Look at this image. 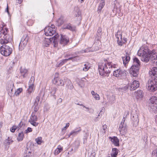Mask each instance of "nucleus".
<instances>
[{
    "mask_svg": "<svg viewBox=\"0 0 157 157\" xmlns=\"http://www.w3.org/2000/svg\"><path fill=\"white\" fill-rule=\"evenodd\" d=\"M151 53L150 54V56H151V59L154 63H157V53H156L155 51H150Z\"/></svg>",
    "mask_w": 157,
    "mask_h": 157,
    "instance_id": "19",
    "label": "nucleus"
},
{
    "mask_svg": "<svg viewBox=\"0 0 157 157\" xmlns=\"http://www.w3.org/2000/svg\"><path fill=\"white\" fill-rule=\"evenodd\" d=\"M52 38H45L43 40V44L44 46L48 47L52 42Z\"/></svg>",
    "mask_w": 157,
    "mask_h": 157,
    "instance_id": "22",
    "label": "nucleus"
},
{
    "mask_svg": "<svg viewBox=\"0 0 157 157\" xmlns=\"http://www.w3.org/2000/svg\"><path fill=\"white\" fill-rule=\"evenodd\" d=\"M22 88H19L17 89L15 92V94L16 96H18L22 92Z\"/></svg>",
    "mask_w": 157,
    "mask_h": 157,
    "instance_id": "44",
    "label": "nucleus"
},
{
    "mask_svg": "<svg viewBox=\"0 0 157 157\" xmlns=\"http://www.w3.org/2000/svg\"><path fill=\"white\" fill-rule=\"evenodd\" d=\"M45 34L46 36H52L56 33V29L54 25L46 27L44 30Z\"/></svg>",
    "mask_w": 157,
    "mask_h": 157,
    "instance_id": "7",
    "label": "nucleus"
},
{
    "mask_svg": "<svg viewBox=\"0 0 157 157\" xmlns=\"http://www.w3.org/2000/svg\"><path fill=\"white\" fill-rule=\"evenodd\" d=\"M73 59V57H70L68 59H65L62 60L61 61L62 62V63L63 64L64 63L66 62L68 60H72Z\"/></svg>",
    "mask_w": 157,
    "mask_h": 157,
    "instance_id": "48",
    "label": "nucleus"
},
{
    "mask_svg": "<svg viewBox=\"0 0 157 157\" xmlns=\"http://www.w3.org/2000/svg\"><path fill=\"white\" fill-rule=\"evenodd\" d=\"M108 63L106 61L101 62L98 65L99 72L100 75L102 76H108L110 73V69L108 66Z\"/></svg>",
    "mask_w": 157,
    "mask_h": 157,
    "instance_id": "2",
    "label": "nucleus"
},
{
    "mask_svg": "<svg viewBox=\"0 0 157 157\" xmlns=\"http://www.w3.org/2000/svg\"><path fill=\"white\" fill-rule=\"evenodd\" d=\"M128 87V86H126L123 87L119 88L118 90L120 91L123 93H125L126 91V90H127Z\"/></svg>",
    "mask_w": 157,
    "mask_h": 157,
    "instance_id": "39",
    "label": "nucleus"
},
{
    "mask_svg": "<svg viewBox=\"0 0 157 157\" xmlns=\"http://www.w3.org/2000/svg\"><path fill=\"white\" fill-rule=\"evenodd\" d=\"M58 22L60 25L62 24L63 23V21L62 18H59L58 20Z\"/></svg>",
    "mask_w": 157,
    "mask_h": 157,
    "instance_id": "52",
    "label": "nucleus"
},
{
    "mask_svg": "<svg viewBox=\"0 0 157 157\" xmlns=\"http://www.w3.org/2000/svg\"><path fill=\"white\" fill-rule=\"evenodd\" d=\"M133 64L132 65H134V66H136L139 67L140 65V61L136 57H135L133 59Z\"/></svg>",
    "mask_w": 157,
    "mask_h": 157,
    "instance_id": "26",
    "label": "nucleus"
},
{
    "mask_svg": "<svg viewBox=\"0 0 157 157\" xmlns=\"http://www.w3.org/2000/svg\"><path fill=\"white\" fill-rule=\"evenodd\" d=\"M150 74L152 75L153 76L157 78V67H153L151 71L150 72Z\"/></svg>",
    "mask_w": 157,
    "mask_h": 157,
    "instance_id": "27",
    "label": "nucleus"
},
{
    "mask_svg": "<svg viewBox=\"0 0 157 157\" xmlns=\"http://www.w3.org/2000/svg\"><path fill=\"white\" fill-rule=\"evenodd\" d=\"M80 14V13L79 12H77V14H75L76 17H77V19H78L79 20H81Z\"/></svg>",
    "mask_w": 157,
    "mask_h": 157,
    "instance_id": "54",
    "label": "nucleus"
},
{
    "mask_svg": "<svg viewBox=\"0 0 157 157\" xmlns=\"http://www.w3.org/2000/svg\"><path fill=\"white\" fill-rule=\"evenodd\" d=\"M132 120L133 121L134 124L136 126L138 124L139 122V119L138 118V116L137 115H135L133 116L131 118Z\"/></svg>",
    "mask_w": 157,
    "mask_h": 157,
    "instance_id": "29",
    "label": "nucleus"
},
{
    "mask_svg": "<svg viewBox=\"0 0 157 157\" xmlns=\"http://www.w3.org/2000/svg\"><path fill=\"white\" fill-rule=\"evenodd\" d=\"M118 151L117 148H113L112 149V152L111 155L114 157H116L118 153Z\"/></svg>",
    "mask_w": 157,
    "mask_h": 157,
    "instance_id": "33",
    "label": "nucleus"
},
{
    "mask_svg": "<svg viewBox=\"0 0 157 157\" xmlns=\"http://www.w3.org/2000/svg\"><path fill=\"white\" fill-rule=\"evenodd\" d=\"M34 80L35 79L34 77H32L29 82V86L27 90L28 93L29 94H31L32 92H33L35 89V87L34 84Z\"/></svg>",
    "mask_w": 157,
    "mask_h": 157,
    "instance_id": "13",
    "label": "nucleus"
},
{
    "mask_svg": "<svg viewBox=\"0 0 157 157\" xmlns=\"http://www.w3.org/2000/svg\"><path fill=\"white\" fill-rule=\"evenodd\" d=\"M150 52L147 46L144 45L141 47L138 52V55L141 57V60L144 62L147 63L150 59Z\"/></svg>",
    "mask_w": 157,
    "mask_h": 157,
    "instance_id": "1",
    "label": "nucleus"
},
{
    "mask_svg": "<svg viewBox=\"0 0 157 157\" xmlns=\"http://www.w3.org/2000/svg\"><path fill=\"white\" fill-rule=\"evenodd\" d=\"M23 0H17V2L18 3L20 4L22 1Z\"/></svg>",
    "mask_w": 157,
    "mask_h": 157,
    "instance_id": "60",
    "label": "nucleus"
},
{
    "mask_svg": "<svg viewBox=\"0 0 157 157\" xmlns=\"http://www.w3.org/2000/svg\"><path fill=\"white\" fill-rule=\"evenodd\" d=\"M33 107L35 113L39 109L38 105L34 104Z\"/></svg>",
    "mask_w": 157,
    "mask_h": 157,
    "instance_id": "45",
    "label": "nucleus"
},
{
    "mask_svg": "<svg viewBox=\"0 0 157 157\" xmlns=\"http://www.w3.org/2000/svg\"><path fill=\"white\" fill-rule=\"evenodd\" d=\"M69 56V55H66L65 56V58H67V57L68 56Z\"/></svg>",
    "mask_w": 157,
    "mask_h": 157,
    "instance_id": "63",
    "label": "nucleus"
},
{
    "mask_svg": "<svg viewBox=\"0 0 157 157\" xmlns=\"http://www.w3.org/2000/svg\"><path fill=\"white\" fill-rule=\"evenodd\" d=\"M19 127H18V126H13L10 128V130L11 132H14L17 128H19Z\"/></svg>",
    "mask_w": 157,
    "mask_h": 157,
    "instance_id": "47",
    "label": "nucleus"
},
{
    "mask_svg": "<svg viewBox=\"0 0 157 157\" xmlns=\"http://www.w3.org/2000/svg\"><path fill=\"white\" fill-rule=\"evenodd\" d=\"M111 139V140L112 143L115 146H119V140L116 137L114 136L113 138L109 137Z\"/></svg>",
    "mask_w": 157,
    "mask_h": 157,
    "instance_id": "23",
    "label": "nucleus"
},
{
    "mask_svg": "<svg viewBox=\"0 0 157 157\" xmlns=\"http://www.w3.org/2000/svg\"><path fill=\"white\" fill-rule=\"evenodd\" d=\"M140 86L139 82L137 80H134L129 85L130 90H133L139 87Z\"/></svg>",
    "mask_w": 157,
    "mask_h": 157,
    "instance_id": "16",
    "label": "nucleus"
},
{
    "mask_svg": "<svg viewBox=\"0 0 157 157\" xmlns=\"http://www.w3.org/2000/svg\"><path fill=\"white\" fill-rule=\"evenodd\" d=\"M24 133L23 132H21L19 133L18 136L17 138V140L18 141H22L23 138Z\"/></svg>",
    "mask_w": 157,
    "mask_h": 157,
    "instance_id": "38",
    "label": "nucleus"
},
{
    "mask_svg": "<svg viewBox=\"0 0 157 157\" xmlns=\"http://www.w3.org/2000/svg\"><path fill=\"white\" fill-rule=\"evenodd\" d=\"M85 0H78V1L80 3H82L84 2Z\"/></svg>",
    "mask_w": 157,
    "mask_h": 157,
    "instance_id": "61",
    "label": "nucleus"
},
{
    "mask_svg": "<svg viewBox=\"0 0 157 157\" xmlns=\"http://www.w3.org/2000/svg\"><path fill=\"white\" fill-rule=\"evenodd\" d=\"M63 28L64 29H67L73 31H75V27L71 26V24H70L64 25Z\"/></svg>",
    "mask_w": 157,
    "mask_h": 157,
    "instance_id": "28",
    "label": "nucleus"
},
{
    "mask_svg": "<svg viewBox=\"0 0 157 157\" xmlns=\"http://www.w3.org/2000/svg\"><path fill=\"white\" fill-rule=\"evenodd\" d=\"M40 100V98L39 96H37L35 99L34 104L38 105Z\"/></svg>",
    "mask_w": 157,
    "mask_h": 157,
    "instance_id": "46",
    "label": "nucleus"
},
{
    "mask_svg": "<svg viewBox=\"0 0 157 157\" xmlns=\"http://www.w3.org/2000/svg\"><path fill=\"white\" fill-rule=\"evenodd\" d=\"M122 59L124 66L127 67V64L128 63L130 59L129 54L127 52H126V55H125L124 56L122 57Z\"/></svg>",
    "mask_w": 157,
    "mask_h": 157,
    "instance_id": "17",
    "label": "nucleus"
},
{
    "mask_svg": "<svg viewBox=\"0 0 157 157\" xmlns=\"http://www.w3.org/2000/svg\"><path fill=\"white\" fill-rule=\"evenodd\" d=\"M28 42L25 41H24L21 40V42L19 44V50L22 51L24 48L26 46Z\"/></svg>",
    "mask_w": 157,
    "mask_h": 157,
    "instance_id": "24",
    "label": "nucleus"
},
{
    "mask_svg": "<svg viewBox=\"0 0 157 157\" xmlns=\"http://www.w3.org/2000/svg\"><path fill=\"white\" fill-rule=\"evenodd\" d=\"M13 141L11 137H8L5 141V144L6 145H9L12 144Z\"/></svg>",
    "mask_w": 157,
    "mask_h": 157,
    "instance_id": "30",
    "label": "nucleus"
},
{
    "mask_svg": "<svg viewBox=\"0 0 157 157\" xmlns=\"http://www.w3.org/2000/svg\"><path fill=\"white\" fill-rule=\"evenodd\" d=\"M105 4V2L104 0H101V1L100 3L98 6V13H100L101 11Z\"/></svg>",
    "mask_w": 157,
    "mask_h": 157,
    "instance_id": "25",
    "label": "nucleus"
},
{
    "mask_svg": "<svg viewBox=\"0 0 157 157\" xmlns=\"http://www.w3.org/2000/svg\"><path fill=\"white\" fill-rule=\"evenodd\" d=\"M69 41V38L67 36L64 35H61L60 43L63 46H64L67 44Z\"/></svg>",
    "mask_w": 157,
    "mask_h": 157,
    "instance_id": "15",
    "label": "nucleus"
},
{
    "mask_svg": "<svg viewBox=\"0 0 157 157\" xmlns=\"http://www.w3.org/2000/svg\"><path fill=\"white\" fill-rule=\"evenodd\" d=\"M91 94H92L93 97L96 100H99L100 99V97L99 95L95 93L94 91H91Z\"/></svg>",
    "mask_w": 157,
    "mask_h": 157,
    "instance_id": "31",
    "label": "nucleus"
},
{
    "mask_svg": "<svg viewBox=\"0 0 157 157\" xmlns=\"http://www.w3.org/2000/svg\"><path fill=\"white\" fill-rule=\"evenodd\" d=\"M10 86H11V87H10V88H8L7 89V90L8 91V94H9V95H10V96H12V93L13 92V89L14 88V86L13 84H12L11 85H10Z\"/></svg>",
    "mask_w": 157,
    "mask_h": 157,
    "instance_id": "37",
    "label": "nucleus"
},
{
    "mask_svg": "<svg viewBox=\"0 0 157 157\" xmlns=\"http://www.w3.org/2000/svg\"><path fill=\"white\" fill-rule=\"evenodd\" d=\"M32 131V130L31 128L28 127L27 129L25 131V133L26 134H28L29 132H31Z\"/></svg>",
    "mask_w": 157,
    "mask_h": 157,
    "instance_id": "50",
    "label": "nucleus"
},
{
    "mask_svg": "<svg viewBox=\"0 0 157 157\" xmlns=\"http://www.w3.org/2000/svg\"><path fill=\"white\" fill-rule=\"evenodd\" d=\"M66 81L68 83L69 85H71V89H72V88H73V85L72 84L71 82V81L70 80L67 79Z\"/></svg>",
    "mask_w": 157,
    "mask_h": 157,
    "instance_id": "53",
    "label": "nucleus"
},
{
    "mask_svg": "<svg viewBox=\"0 0 157 157\" xmlns=\"http://www.w3.org/2000/svg\"><path fill=\"white\" fill-rule=\"evenodd\" d=\"M59 37L58 34L57 33L53 37H52V44L55 47H56L57 44V40Z\"/></svg>",
    "mask_w": 157,
    "mask_h": 157,
    "instance_id": "21",
    "label": "nucleus"
},
{
    "mask_svg": "<svg viewBox=\"0 0 157 157\" xmlns=\"http://www.w3.org/2000/svg\"><path fill=\"white\" fill-rule=\"evenodd\" d=\"M27 72L28 70L25 68H21L20 69V72L23 77L25 76V75Z\"/></svg>",
    "mask_w": 157,
    "mask_h": 157,
    "instance_id": "36",
    "label": "nucleus"
},
{
    "mask_svg": "<svg viewBox=\"0 0 157 157\" xmlns=\"http://www.w3.org/2000/svg\"><path fill=\"white\" fill-rule=\"evenodd\" d=\"M108 66L110 69V71L113 68H116L117 67V65L116 64L112 63L110 62H107Z\"/></svg>",
    "mask_w": 157,
    "mask_h": 157,
    "instance_id": "35",
    "label": "nucleus"
},
{
    "mask_svg": "<svg viewBox=\"0 0 157 157\" xmlns=\"http://www.w3.org/2000/svg\"><path fill=\"white\" fill-rule=\"evenodd\" d=\"M70 124L69 123H67L66 124V126L64 127L62 129V130H65L69 126Z\"/></svg>",
    "mask_w": 157,
    "mask_h": 157,
    "instance_id": "55",
    "label": "nucleus"
},
{
    "mask_svg": "<svg viewBox=\"0 0 157 157\" xmlns=\"http://www.w3.org/2000/svg\"><path fill=\"white\" fill-rule=\"evenodd\" d=\"M116 37L118 44L120 46H122L123 44L126 42V39L125 38H122V34L120 31H118L116 34Z\"/></svg>",
    "mask_w": 157,
    "mask_h": 157,
    "instance_id": "8",
    "label": "nucleus"
},
{
    "mask_svg": "<svg viewBox=\"0 0 157 157\" xmlns=\"http://www.w3.org/2000/svg\"><path fill=\"white\" fill-rule=\"evenodd\" d=\"M148 106L151 111L155 113H157V97L152 96L149 103Z\"/></svg>",
    "mask_w": 157,
    "mask_h": 157,
    "instance_id": "5",
    "label": "nucleus"
},
{
    "mask_svg": "<svg viewBox=\"0 0 157 157\" xmlns=\"http://www.w3.org/2000/svg\"><path fill=\"white\" fill-rule=\"evenodd\" d=\"M140 67L132 65L130 69V72L134 77H136L139 73Z\"/></svg>",
    "mask_w": 157,
    "mask_h": 157,
    "instance_id": "12",
    "label": "nucleus"
},
{
    "mask_svg": "<svg viewBox=\"0 0 157 157\" xmlns=\"http://www.w3.org/2000/svg\"><path fill=\"white\" fill-rule=\"evenodd\" d=\"M126 71L121 69H117L113 71V75L117 78H121L126 75Z\"/></svg>",
    "mask_w": 157,
    "mask_h": 157,
    "instance_id": "9",
    "label": "nucleus"
},
{
    "mask_svg": "<svg viewBox=\"0 0 157 157\" xmlns=\"http://www.w3.org/2000/svg\"><path fill=\"white\" fill-rule=\"evenodd\" d=\"M90 67L89 64L87 63L84 64L83 70L85 71H87L89 69Z\"/></svg>",
    "mask_w": 157,
    "mask_h": 157,
    "instance_id": "40",
    "label": "nucleus"
},
{
    "mask_svg": "<svg viewBox=\"0 0 157 157\" xmlns=\"http://www.w3.org/2000/svg\"><path fill=\"white\" fill-rule=\"evenodd\" d=\"M148 90L154 92L157 90V79L149 80L147 85Z\"/></svg>",
    "mask_w": 157,
    "mask_h": 157,
    "instance_id": "6",
    "label": "nucleus"
},
{
    "mask_svg": "<svg viewBox=\"0 0 157 157\" xmlns=\"http://www.w3.org/2000/svg\"><path fill=\"white\" fill-rule=\"evenodd\" d=\"M81 130V128L79 127L72 131L70 134L68 135V137H70L71 136H75Z\"/></svg>",
    "mask_w": 157,
    "mask_h": 157,
    "instance_id": "20",
    "label": "nucleus"
},
{
    "mask_svg": "<svg viewBox=\"0 0 157 157\" xmlns=\"http://www.w3.org/2000/svg\"><path fill=\"white\" fill-rule=\"evenodd\" d=\"M0 32L1 36L3 37V38L0 40L1 44L7 43L9 41H11V38L10 36L7 34L8 29L5 27H3L1 28L0 30Z\"/></svg>",
    "mask_w": 157,
    "mask_h": 157,
    "instance_id": "4",
    "label": "nucleus"
},
{
    "mask_svg": "<svg viewBox=\"0 0 157 157\" xmlns=\"http://www.w3.org/2000/svg\"><path fill=\"white\" fill-rule=\"evenodd\" d=\"M24 157H30L29 156V155H27L26 156H24Z\"/></svg>",
    "mask_w": 157,
    "mask_h": 157,
    "instance_id": "64",
    "label": "nucleus"
},
{
    "mask_svg": "<svg viewBox=\"0 0 157 157\" xmlns=\"http://www.w3.org/2000/svg\"><path fill=\"white\" fill-rule=\"evenodd\" d=\"M107 126L106 124H104L102 126V132L104 133H105L107 131Z\"/></svg>",
    "mask_w": 157,
    "mask_h": 157,
    "instance_id": "49",
    "label": "nucleus"
},
{
    "mask_svg": "<svg viewBox=\"0 0 157 157\" xmlns=\"http://www.w3.org/2000/svg\"><path fill=\"white\" fill-rule=\"evenodd\" d=\"M76 104L77 105H80L81 106H82L83 107L85 108L86 109H89V108L88 107H86L84 105H83V104H80L79 103H76Z\"/></svg>",
    "mask_w": 157,
    "mask_h": 157,
    "instance_id": "58",
    "label": "nucleus"
},
{
    "mask_svg": "<svg viewBox=\"0 0 157 157\" xmlns=\"http://www.w3.org/2000/svg\"><path fill=\"white\" fill-rule=\"evenodd\" d=\"M3 45L0 48V52L1 54L4 56H9L12 53L13 50L11 48V44L10 41L8 43L2 44Z\"/></svg>",
    "mask_w": 157,
    "mask_h": 157,
    "instance_id": "3",
    "label": "nucleus"
},
{
    "mask_svg": "<svg viewBox=\"0 0 157 157\" xmlns=\"http://www.w3.org/2000/svg\"><path fill=\"white\" fill-rule=\"evenodd\" d=\"M152 155L157 157V149H155L153 151Z\"/></svg>",
    "mask_w": 157,
    "mask_h": 157,
    "instance_id": "51",
    "label": "nucleus"
},
{
    "mask_svg": "<svg viewBox=\"0 0 157 157\" xmlns=\"http://www.w3.org/2000/svg\"><path fill=\"white\" fill-rule=\"evenodd\" d=\"M35 141L37 144L40 145L41 143L43 142L42 140V138L41 137H38L36 139Z\"/></svg>",
    "mask_w": 157,
    "mask_h": 157,
    "instance_id": "41",
    "label": "nucleus"
},
{
    "mask_svg": "<svg viewBox=\"0 0 157 157\" xmlns=\"http://www.w3.org/2000/svg\"><path fill=\"white\" fill-rule=\"evenodd\" d=\"M59 101H60V102H62V99L61 98H59Z\"/></svg>",
    "mask_w": 157,
    "mask_h": 157,
    "instance_id": "62",
    "label": "nucleus"
},
{
    "mask_svg": "<svg viewBox=\"0 0 157 157\" xmlns=\"http://www.w3.org/2000/svg\"><path fill=\"white\" fill-rule=\"evenodd\" d=\"M29 37L28 35L27 34H25L23 36L21 40H24L25 41L27 42H28V40H29Z\"/></svg>",
    "mask_w": 157,
    "mask_h": 157,
    "instance_id": "42",
    "label": "nucleus"
},
{
    "mask_svg": "<svg viewBox=\"0 0 157 157\" xmlns=\"http://www.w3.org/2000/svg\"><path fill=\"white\" fill-rule=\"evenodd\" d=\"M63 65L61 61L60 63H57L56 64V66L57 67L61 66Z\"/></svg>",
    "mask_w": 157,
    "mask_h": 157,
    "instance_id": "56",
    "label": "nucleus"
},
{
    "mask_svg": "<svg viewBox=\"0 0 157 157\" xmlns=\"http://www.w3.org/2000/svg\"><path fill=\"white\" fill-rule=\"evenodd\" d=\"M63 147L61 146L60 145H59L55 151V154L56 155H58L63 151Z\"/></svg>",
    "mask_w": 157,
    "mask_h": 157,
    "instance_id": "32",
    "label": "nucleus"
},
{
    "mask_svg": "<svg viewBox=\"0 0 157 157\" xmlns=\"http://www.w3.org/2000/svg\"><path fill=\"white\" fill-rule=\"evenodd\" d=\"M102 29L100 27H99L98 29L97 36V40H99L101 37V35Z\"/></svg>",
    "mask_w": 157,
    "mask_h": 157,
    "instance_id": "34",
    "label": "nucleus"
},
{
    "mask_svg": "<svg viewBox=\"0 0 157 157\" xmlns=\"http://www.w3.org/2000/svg\"><path fill=\"white\" fill-rule=\"evenodd\" d=\"M6 11L8 13H9L8 10V4H7V7L6 9Z\"/></svg>",
    "mask_w": 157,
    "mask_h": 157,
    "instance_id": "59",
    "label": "nucleus"
},
{
    "mask_svg": "<svg viewBox=\"0 0 157 157\" xmlns=\"http://www.w3.org/2000/svg\"><path fill=\"white\" fill-rule=\"evenodd\" d=\"M53 83L58 86H63L64 84L63 81L58 77H55L53 80Z\"/></svg>",
    "mask_w": 157,
    "mask_h": 157,
    "instance_id": "18",
    "label": "nucleus"
},
{
    "mask_svg": "<svg viewBox=\"0 0 157 157\" xmlns=\"http://www.w3.org/2000/svg\"><path fill=\"white\" fill-rule=\"evenodd\" d=\"M57 89L56 88H53L52 89V91L51 92V94H52L53 97L55 99L56 98V96L54 95Z\"/></svg>",
    "mask_w": 157,
    "mask_h": 157,
    "instance_id": "43",
    "label": "nucleus"
},
{
    "mask_svg": "<svg viewBox=\"0 0 157 157\" xmlns=\"http://www.w3.org/2000/svg\"><path fill=\"white\" fill-rule=\"evenodd\" d=\"M37 120V117L35 113L33 112L30 117L29 122L33 126L36 127L38 126L39 123L36 122Z\"/></svg>",
    "mask_w": 157,
    "mask_h": 157,
    "instance_id": "10",
    "label": "nucleus"
},
{
    "mask_svg": "<svg viewBox=\"0 0 157 157\" xmlns=\"http://www.w3.org/2000/svg\"><path fill=\"white\" fill-rule=\"evenodd\" d=\"M124 120H122V121L119 126V130L120 134L122 135H124L127 132V127L126 124H124Z\"/></svg>",
    "mask_w": 157,
    "mask_h": 157,
    "instance_id": "11",
    "label": "nucleus"
},
{
    "mask_svg": "<svg viewBox=\"0 0 157 157\" xmlns=\"http://www.w3.org/2000/svg\"><path fill=\"white\" fill-rule=\"evenodd\" d=\"M134 96L138 101L142 100L144 97V93L141 90H137L134 92Z\"/></svg>",
    "mask_w": 157,
    "mask_h": 157,
    "instance_id": "14",
    "label": "nucleus"
},
{
    "mask_svg": "<svg viewBox=\"0 0 157 157\" xmlns=\"http://www.w3.org/2000/svg\"><path fill=\"white\" fill-rule=\"evenodd\" d=\"M95 154L94 152H92L89 157H95Z\"/></svg>",
    "mask_w": 157,
    "mask_h": 157,
    "instance_id": "57",
    "label": "nucleus"
}]
</instances>
